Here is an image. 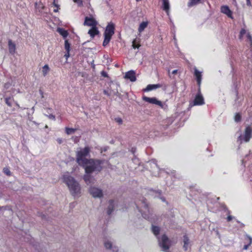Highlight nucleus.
Masks as SVG:
<instances>
[{"mask_svg": "<svg viewBox=\"0 0 252 252\" xmlns=\"http://www.w3.org/2000/svg\"><path fill=\"white\" fill-rule=\"evenodd\" d=\"M101 161L98 159H89L84 165H81L85 170L86 174L84 176V180L88 185L94 183L93 179L89 174L94 172H99L102 169Z\"/></svg>", "mask_w": 252, "mask_h": 252, "instance_id": "obj_1", "label": "nucleus"}, {"mask_svg": "<svg viewBox=\"0 0 252 252\" xmlns=\"http://www.w3.org/2000/svg\"><path fill=\"white\" fill-rule=\"evenodd\" d=\"M63 180L67 186L68 189L74 196H79L81 193V187L79 183L67 172L63 176Z\"/></svg>", "mask_w": 252, "mask_h": 252, "instance_id": "obj_2", "label": "nucleus"}, {"mask_svg": "<svg viewBox=\"0 0 252 252\" xmlns=\"http://www.w3.org/2000/svg\"><path fill=\"white\" fill-rule=\"evenodd\" d=\"M90 148L87 146L84 148H79L76 152V162L79 165H84L88 159L86 157L89 155Z\"/></svg>", "mask_w": 252, "mask_h": 252, "instance_id": "obj_3", "label": "nucleus"}, {"mask_svg": "<svg viewBox=\"0 0 252 252\" xmlns=\"http://www.w3.org/2000/svg\"><path fill=\"white\" fill-rule=\"evenodd\" d=\"M114 25L112 23H109L106 27L104 33V40L103 42V45L104 46L109 43L112 36L114 34Z\"/></svg>", "mask_w": 252, "mask_h": 252, "instance_id": "obj_4", "label": "nucleus"}, {"mask_svg": "<svg viewBox=\"0 0 252 252\" xmlns=\"http://www.w3.org/2000/svg\"><path fill=\"white\" fill-rule=\"evenodd\" d=\"M158 245L162 251H167L170 246V241L165 235H163L160 238H158Z\"/></svg>", "mask_w": 252, "mask_h": 252, "instance_id": "obj_5", "label": "nucleus"}, {"mask_svg": "<svg viewBox=\"0 0 252 252\" xmlns=\"http://www.w3.org/2000/svg\"><path fill=\"white\" fill-rule=\"evenodd\" d=\"M89 192L94 198H101L103 195L102 190L95 187H91L89 189Z\"/></svg>", "mask_w": 252, "mask_h": 252, "instance_id": "obj_6", "label": "nucleus"}, {"mask_svg": "<svg viewBox=\"0 0 252 252\" xmlns=\"http://www.w3.org/2000/svg\"><path fill=\"white\" fill-rule=\"evenodd\" d=\"M143 100L153 104L158 105L161 107H163L162 102L156 97H149L146 96L143 97Z\"/></svg>", "mask_w": 252, "mask_h": 252, "instance_id": "obj_7", "label": "nucleus"}, {"mask_svg": "<svg viewBox=\"0 0 252 252\" xmlns=\"http://www.w3.org/2000/svg\"><path fill=\"white\" fill-rule=\"evenodd\" d=\"M204 104V100L203 96L200 94V91L198 93L196 94L194 100L193 101V105H201Z\"/></svg>", "mask_w": 252, "mask_h": 252, "instance_id": "obj_8", "label": "nucleus"}, {"mask_svg": "<svg viewBox=\"0 0 252 252\" xmlns=\"http://www.w3.org/2000/svg\"><path fill=\"white\" fill-rule=\"evenodd\" d=\"M252 133V128L250 126H247L245 130L244 140L246 142L250 141Z\"/></svg>", "mask_w": 252, "mask_h": 252, "instance_id": "obj_9", "label": "nucleus"}, {"mask_svg": "<svg viewBox=\"0 0 252 252\" xmlns=\"http://www.w3.org/2000/svg\"><path fill=\"white\" fill-rule=\"evenodd\" d=\"M96 24V21L93 18L86 17L84 23V25L92 27H95Z\"/></svg>", "mask_w": 252, "mask_h": 252, "instance_id": "obj_10", "label": "nucleus"}, {"mask_svg": "<svg viewBox=\"0 0 252 252\" xmlns=\"http://www.w3.org/2000/svg\"><path fill=\"white\" fill-rule=\"evenodd\" d=\"M220 11L221 13L226 15L229 18L233 19L232 12L227 5H223L220 7Z\"/></svg>", "mask_w": 252, "mask_h": 252, "instance_id": "obj_11", "label": "nucleus"}, {"mask_svg": "<svg viewBox=\"0 0 252 252\" xmlns=\"http://www.w3.org/2000/svg\"><path fill=\"white\" fill-rule=\"evenodd\" d=\"M125 78L129 79L131 81H135L136 80L135 72L132 70L128 71L125 75Z\"/></svg>", "mask_w": 252, "mask_h": 252, "instance_id": "obj_12", "label": "nucleus"}, {"mask_svg": "<svg viewBox=\"0 0 252 252\" xmlns=\"http://www.w3.org/2000/svg\"><path fill=\"white\" fill-rule=\"evenodd\" d=\"M183 248L185 251H187L189 248L190 244L189 239L186 235L183 237Z\"/></svg>", "mask_w": 252, "mask_h": 252, "instance_id": "obj_13", "label": "nucleus"}, {"mask_svg": "<svg viewBox=\"0 0 252 252\" xmlns=\"http://www.w3.org/2000/svg\"><path fill=\"white\" fill-rule=\"evenodd\" d=\"M161 85L160 84H152V85H148L147 87L144 89V91L149 92L153 90H156L158 88H159L161 87Z\"/></svg>", "mask_w": 252, "mask_h": 252, "instance_id": "obj_14", "label": "nucleus"}, {"mask_svg": "<svg viewBox=\"0 0 252 252\" xmlns=\"http://www.w3.org/2000/svg\"><path fill=\"white\" fill-rule=\"evenodd\" d=\"M99 33V31H98L96 27H92L88 32V34L93 38L95 35L98 34Z\"/></svg>", "mask_w": 252, "mask_h": 252, "instance_id": "obj_15", "label": "nucleus"}, {"mask_svg": "<svg viewBox=\"0 0 252 252\" xmlns=\"http://www.w3.org/2000/svg\"><path fill=\"white\" fill-rule=\"evenodd\" d=\"M194 75L196 77L197 83L199 86L200 85L201 82V72L199 71L196 68L194 69Z\"/></svg>", "mask_w": 252, "mask_h": 252, "instance_id": "obj_16", "label": "nucleus"}, {"mask_svg": "<svg viewBox=\"0 0 252 252\" xmlns=\"http://www.w3.org/2000/svg\"><path fill=\"white\" fill-rule=\"evenodd\" d=\"M162 2L163 9L166 12L167 15H169L170 5L168 0H163Z\"/></svg>", "mask_w": 252, "mask_h": 252, "instance_id": "obj_17", "label": "nucleus"}, {"mask_svg": "<svg viewBox=\"0 0 252 252\" xmlns=\"http://www.w3.org/2000/svg\"><path fill=\"white\" fill-rule=\"evenodd\" d=\"M8 47L9 52L11 54H14L16 50L15 44L10 40L8 41Z\"/></svg>", "mask_w": 252, "mask_h": 252, "instance_id": "obj_18", "label": "nucleus"}, {"mask_svg": "<svg viewBox=\"0 0 252 252\" xmlns=\"http://www.w3.org/2000/svg\"><path fill=\"white\" fill-rule=\"evenodd\" d=\"M148 24V22L147 21H144L142 22L139 25V27L138 28V32L139 33H141L142 32L144 29L147 27Z\"/></svg>", "mask_w": 252, "mask_h": 252, "instance_id": "obj_19", "label": "nucleus"}, {"mask_svg": "<svg viewBox=\"0 0 252 252\" xmlns=\"http://www.w3.org/2000/svg\"><path fill=\"white\" fill-rule=\"evenodd\" d=\"M50 71V68L47 64H45L42 67V73L44 76L47 75Z\"/></svg>", "mask_w": 252, "mask_h": 252, "instance_id": "obj_20", "label": "nucleus"}, {"mask_svg": "<svg viewBox=\"0 0 252 252\" xmlns=\"http://www.w3.org/2000/svg\"><path fill=\"white\" fill-rule=\"evenodd\" d=\"M58 32L61 34L64 38L68 35V32L66 31L62 28H58L57 30Z\"/></svg>", "mask_w": 252, "mask_h": 252, "instance_id": "obj_21", "label": "nucleus"}, {"mask_svg": "<svg viewBox=\"0 0 252 252\" xmlns=\"http://www.w3.org/2000/svg\"><path fill=\"white\" fill-rule=\"evenodd\" d=\"M201 0H189L188 3L189 7H192L197 4H198Z\"/></svg>", "mask_w": 252, "mask_h": 252, "instance_id": "obj_22", "label": "nucleus"}, {"mask_svg": "<svg viewBox=\"0 0 252 252\" xmlns=\"http://www.w3.org/2000/svg\"><path fill=\"white\" fill-rule=\"evenodd\" d=\"M139 42V41L137 39H135L132 41V46L133 48L136 49V48H139L140 46V45L138 43Z\"/></svg>", "mask_w": 252, "mask_h": 252, "instance_id": "obj_23", "label": "nucleus"}, {"mask_svg": "<svg viewBox=\"0 0 252 252\" xmlns=\"http://www.w3.org/2000/svg\"><path fill=\"white\" fill-rule=\"evenodd\" d=\"M109 206L108 209V214H110L114 209V201L113 200H110L109 201Z\"/></svg>", "mask_w": 252, "mask_h": 252, "instance_id": "obj_24", "label": "nucleus"}, {"mask_svg": "<svg viewBox=\"0 0 252 252\" xmlns=\"http://www.w3.org/2000/svg\"><path fill=\"white\" fill-rule=\"evenodd\" d=\"M152 230L153 233L156 236L158 235L159 234V231H160L159 228L158 226H152Z\"/></svg>", "mask_w": 252, "mask_h": 252, "instance_id": "obj_25", "label": "nucleus"}, {"mask_svg": "<svg viewBox=\"0 0 252 252\" xmlns=\"http://www.w3.org/2000/svg\"><path fill=\"white\" fill-rule=\"evenodd\" d=\"M35 5L36 9L38 10L40 12H41V10L44 8V6L40 2H36Z\"/></svg>", "mask_w": 252, "mask_h": 252, "instance_id": "obj_26", "label": "nucleus"}, {"mask_svg": "<svg viewBox=\"0 0 252 252\" xmlns=\"http://www.w3.org/2000/svg\"><path fill=\"white\" fill-rule=\"evenodd\" d=\"M66 133L67 134H71L75 132L76 131V129L72 128H67L66 127L65 128Z\"/></svg>", "mask_w": 252, "mask_h": 252, "instance_id": "obj_27", "label": "nucleus"}, {"mask_svg": "<svg viewBox=\"0 0 252 252\" xmlns=\"http://www.w3.org/2000/svg\"><path fill=\"white\" fill-rule=\"evenodd\" d=\"M103 93L105 94L108 95V96H110L111 94H114L115 95H117V94L118 93V91H114V92H113L112 93L111 92H109L108 91H107V90H104L103 91Z\"/></svg>", "mask_w": 252, "mask_h": 252, "instance_id": "obj_28", "label": "nucleus"}, {"mask_svg": "<svg viewBox=\"0 0 252 252\" xmlns=\"http://www.w3.org/2000/svg\"><path fill=\"white\" fill-rule=\"evenodd\" d=\"M64 48L66 52H69V51H70V44L68 43V42L67 40H65Z\"/></svg>", "mask_w": 252, "mask_h": 252, "instance_id": "obj_29", "label": "nucleus"}, {"mask_svg": "<svg viewBox=\"0 0 252 252\" xmlns=\"http://www.w3.org/2000/svg\"><path fill=\"white\" fill-rule=\"evenodd\" d=\"M105 247L106 249H111L112 247V243L109 241H106L104 243Z\"/></svg>", "mask_w": 252, "mask_h": 252, "instance_id": "obj_30", "label": "nucleus"}, {"mask_svg": "<svg viewBox=\"0 0 252 252\" xmlns=\"http://www.w3.org/2000/svg\"><path fill=\"white\" fill-rule=\"evenodd\" d=\"M5 103L6 104L9 106H12V99L9 97V98H6L5 99Z\"/></svg>", "mask_w": 252, "mask_h": 252, "instance_id": "obj_31", "label": "nucleus"}, {"mask_svg": "<svg viewBox=\"0 0 252 252\" xmlns=\"http://www.w3.org/2000/svg\"><path fill=\"white\" fill-rule=\"evenodd\" d=\"M247 237L249 239L250 242L249 245H246L244 246V250H247L249 246L252 243V238L249 236H247Z\"/></svg>", "mask_w": 252, "mask_h": 252, "instance_id": "obj_32", "label": "nucleus"}, {"mask_svg": "<svg viewBox=\"0 0 252 252\" xmlns=\"http://www.w3.org/2000/svg\"><path fill=\"white\" fill-rule=\"evenodd\" d=\"M235 121L236 122H239L241 121V116L239 113H237L235 116Z\"/></svg>", "mask_w": 252, "mask_h": 252, "instance_id": "obj_33", "label": "nucleus"}, {"mask_svg": "<svg viewBox=\"0 0 252 252\" xmlns=\"http://www.w3.org/2000/svg\"><path fill=\"white\" fill-rule=\"evenodd\" d=\"M246 33H247L245 29H242L240 32L239 38L242 39L243 35L245 34H246Z\"/></svg>", "mask_w": 252, "mask_h": 252, "instance_id": "obj_34", "label": "nucleus"}, {"mask_svg": "<svg viewBox=\"0 0 252 252\" xmlns=\"http://www.w3.org/2000/svg\"><path fill=\"white\" fill-rule=\"evenodd\" d=\"M53 6L54 7H59L60 5L58 4V2L56 0H54V1L53 2Z\"/></svg>", "mask_w": 252, "mask_h": 252, "instance_id": "obj_35", "label": "nucleus"}, {"mask_svg": "<svg viewBox=\"0 0 252 252\" xmlns=\"http://www.w3.org/2000/svg\"><path fill=\"white\" fill-rule=\"evenodd\" d=\"M247 37L249 39L250 41L252 43V37L251 35H250V33L248 32L247 33Z\"/></svg>", "mask_w": 252, "mask_h": 252, "instance_id": "obj_36", "label": "nucleus"}, {"mask_svg": "<svg viewBox=\"0 0 252 252\" xmlns=\"http://www.w3.org/2000/svg\"><path fill=\"white\" fill-rule=\"evenodd\" d=\"M74 1L75 2H76L77 3H78L79 5H81L82 3V1L81 0H74Z\"/></svg>", "mask_w": 252, "mask_h": 252, "instance_id": "obj_37", "label": "nucleus"}, {"mask_svg": "<svg viewBox=\"0 0 252 252\" xmlns=\"http://www.w3.org/2000/svg\"><path fill=\"white\" fill-rule=\"evenodd\" d=\"M4 172L7 175H10V171L8 169H4Z\"/></svg>", "mask_w": 252, "mask_h": 252, "instance_id": "obj_38", "label": "nucleus"}, {"mask_svg": "<svg viewBox=\"0 0 252 252\" xmlns=\"http://www.w3.org/2000/svg\"><path fill=\"white\" fill-rule=\"evenodd\" d=\"M49 118L50 119H52V120H55V117L53 115H50L49 116Z\"/></svg>", "mask_w": 252, "mask_h": 252, "instance_id": "obj_39", "label": "nucleus"}, {"mask_svg": "<svg viewBox=\"0 0 252 252\" xmlns=\"http://www.w3.org/2000/svg\"><path fill=\"white\" fill-rule=\"evenodd\" d=\"M232 218L233 217L231 216H228L227 218V221H230V220H232Z\"/></svg>", "mask_w": 252, "mask_h": 252, "instance_id": "obj_40", "label": "nucleus"}, {"mask_svg": "<svg viewBox=\"0 0 252 252\" xmlns=\"http://www.w3.org/2000/svg\"><path fill=\"white\" fill-rule=\"evenodd\" d=\"M69 52H66V53L65 54L64 56L65 57L66 59H67V58L69 57Z\"/></svg>", "mask_w": 252, "mask_h": 252, "instance_id": "obj_41", "label": "nucleus"}, {"mask_svg": "<svg viewBox=\"0 0 252 252\" xmlns=\"http://www.w3.org/2000/svg\"><path fill=\"white\" fill-rule=\"evenodd\" d=\"M116 121L119 124H121L122 123V120L120 118L116 119Z\"/></svg>", "mask_w": 252, "mask_h": 252, "instance_id": "obj_42", "label": "nucleus"}, {"mask_svg": "<svg viewBox=\"0 0 252 252\" xmlns=\"http://www.w3.org/2000/svg\"><path fill=\"white\" fill-rule=\"evenodd\" d=\"M59 8H60L59 7H54L53 11L55 12H57L59 11Z\"/></svg>", "mask_w": 252, "mask_h": 252, "instance_id": "obj_43", "label": "nucleus"}, {"mask_svg": "<svg viewBox=\"0 0 252 252\" xmlns=\"http://www.w3.org/2000/svg\"><path fill=\"white\" fill-rule=\"evenodd\" d=\"M247 4L248 6H250L251 5V2L250 1V0H247Z\"/></svg>", "mask_w": 252, "mask_h": 252, "instance_id": "obj_44", "label": "nucleus"}, {"mask_svg": "<svg viewBox=\"0 0 252 252\" xmlns=\"http://www.w3.org/2000/svg\"><path fill=\"white\" fill-rule=\"evenodd\" d=\"M177 71H178L177 70H173V71H172V74H176L177 73Z\"/></svg>", "mask_w": 252, "mask_h": 252, "instance_id": "obj_45", "label": "nucleus"}, {"mask_svg": "<svg viewBox=\"0 0 252 252\" xmlns=\"http://www.w3.org/2000/svg\"><path fill=\"white\" fill-rule=\"evenodd\" d=\"M102 75L105 77H106L107 76L106 73L104 72H102Z\"/></svg>", "mask_w": 252, "mask_h": 252, "instance_id": "obj_46", "label": "nucleus"}, {"mask_svg": "<svg viewBox=\"0 0 252 252\" xmlns=\"http://www.w3.org/2000/svg\"><path fill=\"white\" fill-rule=\"evenodd\" d=\"M238 140L241 141V140H242V136H240L239 137V139Z\"/></svg>", "mask_w": 252, "mask_h": 252, "instance_id": "obj_47", "label": "nucleus"}, {"mask_svg": "<svg viewBox=\"0 0 252 252\" xmlns=\"http://www.w3.org/2000/svg\"><path fill=\"white\" fill-rule=\"evenodd\" d=\"M113 86H116L117 88V87H118V86L117 85H116V84H113Z\"/></svg>", "mask_w": 252, "mask_h": 252, "instance_id": "obj_48", "label": "nucleus"}]
</instances>
